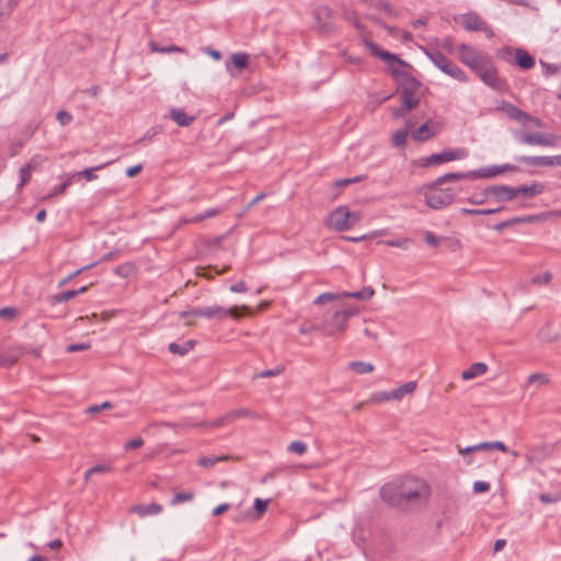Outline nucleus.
<instances>
[{
    "instance_id": "nucleus-1",
    "label": "nucleus",
    "mask_w": 561,
    "mask_h": 561,
    "mask_svg": "<svg viewBox=\"0 0 561 561\" xmlns=\"http://www.w3.org/2000/svg\"><path fill=\"white\" fill-rule=\"evenodd\" d=\"M381 500L400 511H410L423 506L430 497L426 482L417 478H397L385 483L380 490Z\"/></svg>"
},
{
    "instance_id": "nucleus-2",
    "label": "nucleus",
    "mask_w": 561,
    "mask_h": 561,
    "mask_svg": "<svg viewBox=\"0 0 561 561\" xmlns=\"http://www.w3.org/2000/svg\"><path fill=\"white\" fill-rule=\"evenodd\" d=\"M241 310H248L247 306H243L242 308H239L238 306H233L229 309H226L221 306H209V307H203V308H193L191 310L182 311L180 313L181 318L186 317H203L209 320H224L228 317L239 319L243 316Z\"/></svg>"
},
{
    "instance_id": "nucleus-3",
    "label": "nucleus",
    "mask_w": 561,
    "mask_h": 561,
    "mask_svg": "<svg viewBox=\"0 0 561 561\" xmlns=\"http://www.w3.org/2000/svg\"><path fill=\"white\" fill-rule=\"evenodd\" d=\"M357 309L329 310L323 319V325L328 335L341 333L346 329L348 319L357 313Z\"/></svg>"
},
{
    "instance_id": "nucleus-4",
    "label": "nucleus",
    "mask_w": 561,
    "mask_h": 561,
    "mask_svg": "<svg viewBox=\"0 0 561 561\" xmlns=\"http://www.w3.org/2000/svg\"><path fill=\"white\" fill-rule=\"evenodd\" d=\"M428 59L444 73L460 82H467V76L453 60L438 50L424 49Z\"/></svg>"
},
{
    "instance_id": "nucleus-5",
    "label": "nucleus",
    "mask_w": 561,
    "mask_h": 561,
    "mask_svg": "<svg viewBox=\"0 0 561 561\" xmlns=\"http://www.w3.org/2000/svg\"><path fill=\"white\" fill-rule=\"evenodd\" d=\"M454 192L450 188H440L439 184L433 181L425 187V203L433 209H442L450 205L454 201Z\"/></svg>"
},
{
    "instance_id": "nucleus-6",
    "label": "nucleus",
    "mask_w": 561,
    "mask_h": 561,
    "mask_svg": "<svg viewBox=\"0 0 561 561\" xmlns=\"http://www.w3.org/2000/svg\"><path fill=\"white\" fill-rule=\"evenodd\" d=\"M459 59L474 72H478L489 60L490 57L468 44L458 46Z\"/></svg>"
},
{
    "instance_id": "nucleus-7",
    "label": "nucleus",
    "mask_w": 561,
    "mask_h": 561,
    "mask_svg": "<svg viewBox=\"0 0 561 561\" xmlns=\"http://www.w3.org/2000/svg\"><path fill=\"white\" fill-rule=\"evenodd\" d=\"M391 76L398 81V88L401 91V96L419 95L423 84L415 79L412 75L404 70L390 68Z\"/></svg>"
},
{
    "instance_id": "nucleus-8",
    "label": "nucleus",
    "mask_w": 561,
    "mask_h": 561,
    "mask_svg": "<svg viewBox=\"0 0 561 561\" xmlns=\"http://www.w3.org/2000/svg\"><path fill=\"white\" fill-rule=\"evenodd\" d=\"M468 152L465 148L448 149L438 153H433L420 160V167L428 168L449 161L461 160L467 157Z\"/></svg>"
},
{
    "instance_id": "nucleus-9",
    "label": "nucleus",
    "mask_w": 561,
    "mask_h": 561,
    "mask_svg": "<svg viewBox=\"0 0 561 561\" xmlns=\"http://www.w3.org/2000/svg\"><path fill=\"white\" fill-rule=\"evenodd\" d=\"M476 73L484 84L497 92H503L507 89L506 80L499 77L497 70L491 59Z\"/></svg>"
},
{
    "instance_id": "nucleus-10",
    "label": "nucleus",
    "mask_w": 561,
    "mask_h": 561,
    "mask_svg": "<svg viewBox=\"0 0 561 561\" xmlns=\"http://www.w3.org/2000/svg\"><path fill=\"white\" fill-rule=\"evenodd\" d=\"M455 21L461 23V25L469 32H483L488 37H492L494 35L493 30L490 27L488 22L474 12L461 14L459 18H456Z\"/></svg>"
},
{
    "instance_id": "nucleus-11",
    "label": "nucleus",
    "mask_w": 561,
    "mask_h": 561,
    "mask_svg": "<svg viewBox=\"0 0 561 561\" xmlns=\"http://www.w3.org/2000/svg\"><path fill=\"white\" fill-rule=\"evenodd\" d=\"M515 138L524 145L529 146H542V147H554L556 136L552 134L542 133H527L520 130L515 134Z\"/></svg>"
},
{
    "instance_id": "nucleus-12",
    "label": "nucleus",
    "mask_w": 561,
    "mask_h": 561,
    "mask_svg": "<svg viewBox=\"0 0 561 561\" xmlns=\"http://www.w3.org/2000/svg\"><path fill=\"white\" fill-rule=\"evenodd\" d=\"M508 56H514L513 64L523 70H529L535 66V58L523 48H512L510 46L503 49L502 57L506 59Z\"/></svg>"
},
{
    "instance_id": "nucleus-13",
    "label": "nucleus",
    "mask_w": 561,
    "mask_h": 561,
    "mask_svg": "<svg viewBox=\"0 0 561 561\" xmlns=\"http://www.w3.org/2000/svg\"><path fill=\"white\" fill-rule=\"evenodd\" d=\"M327 226L336 230L345 231L350 229V210L345 206L332 210L327 218Z\"/></svg>"
},
{
    "instance_id": "nucleus-14",
    "label": "nucleus",
    "mask_w": 561,
    "mask_h": 561,
    "mask_svg": "<svg viewBox=\"0 0 561 561\" xmlns=\"http://www.w3.org/2000/svg\"><path fill=\"white\" fill-rule=\"evenodd\" d=\"M484 195L490 196V199L496 203H505L517 197V192L514 186L508 185H490L484 188Z\"/></svg>"
},
{
    "instance_id": "nucleus-15",
    "label": "nucleus",
    "mask_w": 561,
    "mask_h": 561,
    "mask_svg": "<svg viewBox=\"0 0 561 561\" xmlns=\"http://www.w3.org/2000/svg\"><path fill=\"white\" fill-rule=\"evenodd\" d=\"M364 44L375 57H378L386 62H398L399 65H401L403 67H411V65H409L407 61L402 60L398 55L380 48L373 41L365 38Z\"/></svg>"
},
{
    "instance_id": "nucleus-16",
    "label": "nucleus",
    "mask_w": 561,
    "mask_h": 561,
    "mask_svg": "<svg viewBox=\"0 0 561 561\" xmlns=\"http://www.w3.org/2000/svg\"><path fill=\"white\" fill-rule=\"evenodd\" d=\"M25 352V347L21 345H13L0 350V367L9 368L15 365Z\"/></svg>"
},
{
    "instance_id": "nucleus-17",
    "label": "nucleus",
    "mask_w": 561,
    "mask_h": 561,
    "mask_svg": "<svg viewBox=\"0 0 561 561\" xmlns=\"http://www.w3.org/2000/svg\"><path fill=\"white\" fill-rule=\"evenodd\" d=\"M519 168L515 164L505 163L502 165H491L488 168H482L479 170L471 171V174H474L477 179H489L500 175L504 172H517Z\"/></svg>"
},
{
    "instance_id": "nucleus-18",
    "label": "nucleus",
    "mask_w": 561,
    "mask_h": 561,
    "mask_svg": "<svg viewBox=\"0 0 561 561\" xmlns=\"http://www.w3.org/2000/svg\"><path fill=\"white\" fill-rule=\"evenodd\" d=\"M332 10L327 5H320L314 10V19L318 26L325 33L333 31Z\"/></svg>"
},
{
    "instance_id": "nucleus-19",
    "label": "nucleus",
    "mask_w": 561,
    "mask_h": 561,
    "mask_svg": "<svg viewBox=\"0 0 561 561\" xmlns=\"http://www.w3.org/2000/svg\"><path fill=\"white\" fill-rule=\"evenodd\" d=\"M249 414H250V411L247 409L231 410V411L227 412L226 414H224L222 416L216 419L213 422L204 423V426L213 427V428L221 427V426H225V425L233 422L236 419L248 416Z\"/></svg>"
},
{
    "instance_id": "nucleus-20",
    "label": "nucleus",
    "mask_w": 561,
    "mask_h": 561,
    "mask_svg": "<svg viewBox=\"0 0 561 561\" xmlns=\"http://www.w3.org/2000/svg\"><path fill=\"white\" fill-rule=\"evenodd\" d=\"M412 138L415 141L424 142L430 140L432 137H434L437 133V129L435 128V124H433L430 119L423 123L419 128H413L411 130Z\"/></svg>"
},
{
    "instance_id": "nucleus-21",
    "label": "nucleus",
    "mask_w": 561,
    "mask_h": 561,
    "mask_svg": "<svg viewBox=\"0 0 561 561\" xmlns=\"http://www.w3.org/2000/svg\"><path fill=\"white\" fill-rule=\"evenodd\" d=\"M402 104L394 108V118H404L412 110L416 108L420 104V95L401 96Z\"/></svg>"
},
{
    "instance_id": "nucleus-22",
    "label": "nucleus",
    "mask_w": 561,
    "mask_h": 561,
    "mask_svg": "<svg viewBox=\"0 0 561 561\" xmlns=\"http://www.w3.org/2000/svg\"><path fill=\"white\" fill-rule=\"evenodd\" d=\"M497 110L505 113L507 115V117H510L511 119L517 121L518 123H520L523 125H525V122H524L525 118H530V115L528 113L522 111L517 106H515L512 103L506 102V101H502V103L499 105Z\"/></svg>"
},
{
    "instance_id": "nucleus-23",
    "label": "nucleus",
    "mask_w": 561,
    "mask_h": 561,
    "mask_svg": "<svg viewBox=\"0 0 561 561\" xmlns=\"http://www.w3.org/2000/svg\"><path fill=\"white\" fill-rule=\"evenodd\" d=\"M416 122L413 118H409L405 126L398 129L391 138L392 146L396 148H403L407 145L409 133L415 127Z\"/></svg>"
},
{
    "instance_id": "nucleus-24",
    "label": "nucleus",
    "mask_w": 561,
    "mask_h": 561,
    "mask_svg": "<svg viewBox=\"0 0 561 561\" xmlns=\"http://www.w3.org/2000/svg\"><path fill=\"white\" fill-rule=\"evenodd\" d=\"M168 117L171 118L180 127H188L196 119L195 116L187 115L183 108L179 107H171L169 110Z\"/></svg>"
},
{
    "instance_id": "nucleus-25",
    "label": "nucleus",
    "mask_w": 561,
    "mask_h": 561,
    "mask_svg": "<svg viewBox=\"0 0 561 561\" xmlns=\"http://www.w3.org/2000/svg\"><path fill=\"white\" fill-rule=\"evenodd\" d=\"M163 511L162 505L158 503L138 504L130 507L129 512L137 514L139 517H147L149 515H159Z\"/></svg>"
},
{
    "instance_id": "nucleus-26",
    "label": "nucleus",
    "mask_w": 561,
    "mask_h": 561,
    "mask_svg": "<svg viewBox=\"0 0 561 561\" xmlns=\"http://www.w3.org/2000/svg\"><path fill=\"white\" fill-rule=\"evenodd\" d=\"M514 190H516L517 196L522 194L526 198H534L543 192L545 186L541 183L535 182L531 185L514 186Z\"/></svg>"
},
{
    "instance_id": "nucleus-27",
    "label": "nucleus",
    "mask_w": 561,
    "mask_h": 561,
    "mask_svg": "<svg viewBox=\"0 0 561 561\" xmlns=\"http://www.w3.org/2000/svg\"><path fill=\"white\" fill-rule=\"evenodd\" d=\"M465 179H477L474 174L470 172H449L439 178H437L434 182L435 184H444L449 181H460Z\"/></svg>"
},
{
    "instance_id": "nucleus-28",
    "label": "nucleus",
    "mask_w": 561,
    "mask_h": 561,
    "mask_svg": "<svg viewBox=\"0 0 561 561\" xmlns=\"http://www.w3.org/2000/svg\"><path fill=\"white\" fill-rule=\"evenodd\" d=\"M486 370L488 366L482 362H478L471 365L470 368L463 370L461 377L463 380H469L483 375Z\"/></svg>"
},
{
    "instance_id": "nucleus-29",
    "label": "nucleus",
    "mask_w": 561,
    "mask_h": 561,
    "mask_svg": "<svg viewBox=\"0 0 561 561\" xmlns=\"http://www.w3.org/2000/svg\"><path fill=\"white\" fill-rule=\"evenodd\" d=\"M149 47L152 53L170 54V53H186L185 48L176 46L174 44L161 46L154 41L149 42Z\"/></svg>"
},
{
    "instance_id": "nucleus-30",
    "label": "nucleus",
    "mask_w": 561,
    "mask_h": 561,
    "mask_svg": "<svg viewBox=\"0 0 561 561\" xmlns=\"http://www.w3.org/2000/svg\"><path fill=\"white\" fill-rule=\"evenodd\" d=\"M196 342L194 340H187L183 344H179L175 342H172L169 344L168 350L172 354H178L181 356L186 355L193 347L195 346Z\"/></svg>"
},
{
    "instance_id": "nucleus-31",
    "label": "nucleus",
    "mask_w": 561,
    "mask_h": 561,
    "mask_svg": "<svg viewBox=\"0 0 561 561\" xmlns=\"http://www.w3.org/2000/svg\"><path fill=\"white\" fill-rule=\"evenodd\" d=\"M517 160L531 167H549V162H551L548 156H520Z\"/></svg>"
},
{
    "instance_id": "nucleus-32",
    "label": "nucleus",
    "mask_w": 561,
    "mask_h": 561,
    "mask_svg": "<svg viewBox=\"0 0 561 561\" xmlns=\"http://www.w3.org/2000/svg\"><path fill=\"white\" fill-rule=\"evenodd\" d=\"M374 294L375 290L370 286H367L357 291H343L342 296L343 298H355L367 301L374 296Z\"/></svg>"
},
{
    "instance_id": "nucleus-33",
    "label": "nucleus",
    "mask_w": 561,
    "mask_h": 561,
    "mask_svg": "<svg viewBox=\"0 0 561 561\" xmlns=\"http://www.w3.org/2000/svg\"><path fill=\"white\" fill-rule=\"evenodd\" d=\"M416 386V381H408L404 385L400 386L399 388L390 391V397H392V400H400L405 394L414 392Z\"/></svg>"
},
{
    "instance_id": "nucleus-34",
    "label": "nucleus",
    "mask_w": 561,
    "mask_h": 561,
    "mask_svg": "<svg viewBox=\"0 0 561 561\" xmlns=\"http://www.w3.org/2000/svg\"><path fill=\"white\" fill-rule=\"evenodd\" d=\"M222 210L220 208H209L205 213L196 215L191 218H183V224H197L208 218H214L218 216Z\"/></svg>"
},
{
    "instance_id": "nucleus-35",
    "label": "nucleus",
    "mask_w": 561,
    "mask_h": 561,
    "mask_svg": "<svg viewBox=\"0 0 561 561\" xmlns=\"http://www.w3.org/2000/svg\"><path fill=\"white\" fill-rule=\"evenodd\" d=\"M503 207L497 208H461L460 214L465 216H486L501 211Z\"/></svg>"
},
{
    "instance_id": "nucleus-36",
    "label": "nucleus",
    "mask_w": 561,
    "mask_h": 561,
    "mask_svg": "<svg viewBox=\"0 0 561 561\" xmlns=\"http://www.w3.org/2000/svg\"><path fill=\"white\" fill-rule=\"evenodd\" d=\"M348 367L351 370H353L357 374H360V375L369 374V373L374 371L373 364L366 363V362H360V360L351 362L348 364Z\"/></svg>"
},
{
    "instance_id": "nucleus-37",
    "label": "nucleus",
    "mask_w": 561,
    "mask_h": 561,
    "mask_svg": "<svg viewBox=\"0 0 561 561\" xmlns=\"http://www.w3.org/2000/svg\"><path fill=\"white\" fill-rule=\"evenodd\" d=\"M135 272L136 265L131 262H126L124 264L117 265L114 270V273L123 278L131 276Z\"/></svg>"
},
{
    "instance_id": "nucleus-38",
    "label": "nucleus",
    "mask_w": 561,
    "mask_h": 561,
    "mask_svg": "<svg viewBox=\"0 0 561 561\" xmlns=\"http://www.w3.org/2000/svg\"><path fill=\"white\" fill-rule=\"evenodd\" d=\"M194 497H195V493L193 491L179 492V493L174 494L170 504L172 506H176L184 502H191L194 500Z\"/></svg>"
},
{
    "instance_id": "nucleus-39",
    "label": "nucleus",
    "mask_w": 561,
    "mask_h": 561,
    "mask_svg": "<svg viewBox=\"0 0 561 561\" xmlns=\"http://www.w3.org/2000/svg\"><path fill=\"white\" fill-rule=\"evenodd\" d=\"M33 170V164L26 163L20 169V183L18 184V187H23L26 185L31 180V174Z\"/></svg>"
},
{
    "instance_id": "nucleus-40",
    "label": "nucleus",
    "mask_w": 561,
    "mask_h": 561,
    "mask_svg": "<svg viewBox=\"0 0 561 561\" xmlns=\"http://www.w3.org/2000/svg\"><path fill=\"white\" fill-rule=\"evenodd\" d=\"M15 8L16 5L8 0H0V22L10 18Z\"/></svg>"
},
{
    "instance_id": "nucleus-41",
    "label": "nucleus",
    "mask_w": 561,
    "mask_h": 561,
    "mask_svg": "<svg viewBox=\"0 0 561 561\" xmlns=\"http://www.w3.org/2000/svg\"><path fill=\"white\" fill-rule=\"evenodd\" d=\"M75 297H76L75 289H70V290H66V291L53 295L50 297V302L51 304H61V302L69 301L70 299H73Z\"/></svg>"
},
{
    "instance_id": "nucleus-42",
    "label": "nucleus",
    "mask_w": 561,
    "mask_h": 561,
    "mask_svg": "<svg viewBox=\"0 0 561 561\" xmlns=\"http://www.w3.org/2000/svg\"><path fill=\"white\" fill-rule=\"evenodd\" d=\"M478 450H483V451L492 450L491 442H483V443H480L477 445L468 446L463 449L459 448V453L461 455H468V454H471V453L478 451Z\"/></svg>"
},
{
    "instance_id": "nucleus-43",
    "label": "nucleus",
    "mask_w": 561,
    "mask_h": 561,
    "mask_svg": "<svg viewBox=\"0 0 561 561\" xmlns=\"http://www.w3.org/2000/svg\"><path fill=\"white\" fill-rule=\"evenodd\" d=\"M230 457L229 456H219V457H201L198 459V465L202 466V467H205V468H210L213 466H215L217 462L219 461H226L228 460Z\"/></svg>"
},
{
    "instance_id": "nucleus-44",
    "label": "nucleus",
    "mask_w": 561,
    "mask_h": 561,
    "mask_svg": "<svg viewBox=\"0 0 561 561\" xmlns=\"http://www.w3.org/2000/svg\"><path fill=\"white\" fill-rule=\"evenodd\" d=\"M249 56L247 54H233L231 56V62L238 70H243L248 66Z\"/></svg>"
},
{
    "instance_id": "nucleus-45",
    "label": "nucleus",
    "mask_w": 561,
    "mask_h": 561,
    "mask_svg": "<svg viewBox=\"0 0 561 561\" xmlns=\"http://www.w3.org/2000/svg\"><path fill=\"white\" fill-rule=\"evenodd\" d=\"M341 298H343L342 293L335 294V293L328 291V293H323V294L319 295L316 298L314 304L316 305H324L327 302H331L333 300H337Z\"/></svg>"
},
{
    "instance_id": "nucleus-46",
    "label": "nucleus",
    "mask_w": 561,
    "mask_h": 561,
    "mask_svg": "<svg viewBox=\"0 0 561 561\" xmlns=\"http://www.w3.org/2000/svg\"><path fill=\"white\" fill-rule=\"evenodd\" d=\"M108 164H110V162H106V163H103V164L94 167V168L85 169L83 171H80L78 173V175L83 176L87 181H93V180H95L98 178V175L95 174V171L96 170H101V169L105 168Z\"/></svg>"
},
{
    "instance_id": "nucleus-47",
    "label": "nucleus",
    "mask_w": 561,
    "mask_h": 561,
    "mask_svg": "<svg viewBox=\"0 0 561 561\" xmlns=\"http://www.w3.org/2000/svg\"><path fill=\"white\" fill-rule=\"evenodd\" d=\"M19 314V311L14 307H4L0 309V319L7 321H13Z\"/></svg>"
},
{
    "instance_id": "nucleus-48",
    "label": "nucleus",
    "mask_w": 561,
    "mask_h": 561,
    "mask_svg": "<svg viewBox=\"0 0 561 561\" xmlns=\"http://www.w3.org/2000/svg\"><path fill=\"white\" fill-rule=\"evenodd\" d=\"M288 450L294 454L302 455L307 451V445L301 440H294L288 445Z\"/></svg>"
},
{
    "instance_id": "nucleus-49",
    "label": "nucleus",
    "mask_w": 561,
    "mask_h": 561,
    "mask_svg": "<svg viewBox=\"0 0 561 561\" xmlns=\"http://www.w3.org/2000/svg\"><path fill=\"white\" fill-rule=\"evenodd\" d=\"M284 366H276L275 368L273 369H265V370H262L260 371L256 377L257 378H271V377H276L278 375H280L283 371H284Z\"/></svg>"
},
{
    "instance_id": "nucleus-50",
    "label": "nucleus",
    "mask_w": 561,
    "mask_h": 561,
    "mask_svg": "<svg viewBox=\"0 0 561 561\" xmlns=\"http://www.w3.org/2000/svg\"><path fill=\"white\" fill-rule=\"evenodd\" d=\"M537 217L533 215L523 216V217H513L507 219L508 226L512 227L517 224H531L536 221Z\"/></svg>"
},
{
    "instance_id": "nucleus-51",
    "label": "nucleus",
    "mask_w": 561,
    "mask_h": 561,
    "mask_svg": "<svg viewBox=\"0 0 561 561\" xmlns=\"http://www.w3.org/2000/svg\"><path fill=\"white\" fill-rule=\"evenodd\" d=\"M538 337L542 341V342H553L557 340V335H552L550 333V327L549 325H546L543 327L539 333H538Z\"/></svg>"
},
{
    "instance_id": "nucleus-52",
    "label": "nucleus",
    "mask_w": 561,
    "mask_h": 561,
    "mask_svg": "<svg viewBox=\"0 0 561 561\" xmlns=\"http://www.w3.org/2000/svg\"><path fill=\"white\" fill-rule=\"evenodd\" d=\"M490 196L484 195V190L481 193L472 194L467 201L472 205H482Z\"/></svg>"
},
{
    "instance_id": "nucleus-53",
    "label": "nucleus",
    "mask_w": 561,
    "mask_h": 561,
    "mask_svg": "<svg viewBox=\"0 0 561 561\" xmlns=\"http://www.w3.org/2000/svg\"><path fill=\"white\" fill-rule=\"evenodd\" d=\"M364 179V176H354V178H346V179H341V180H337L334 182V186L335 187H345L350 184H354V183H358L360 182L362 180Z\"/></svg>"
},
{
    "instance_id": "nucleus-54",
    "label": "nucleus",
    "mask_w": 561,
    "mask_h": 561,
    "mask_svg": "<svg viewBox=\"0 0 561 561\" xmlns=\"http://www.w3.org/2000/svg\"><path fill=\"white\" fill-rule=\"evenodd\" d=\"M552 278V274L550 272H545L542 275H536L531 278L533 284L537 285H547L550 283Z\"/></svg>"
},
{
    "instance_id": "nucleus-55",
    "label": "nucleus",
    "mask_w": 561,
    "mask_h": 561,
    "mask_svg": "<svg viewBox=\"0 0 561 561\" xmlns=\"http://www.w3.org/2000/svg\"><path fill=\"white\" fill-rule=\"evenodd\" d=\"M56 118L61 126H66L71 123L72 115L69 112L61 110L57 112Z\"/></svg>"
},
{
    "instance_id": "nucleus-56",
    "label": "nucleus",
    "mask_w": 561,
    "mask_h": 561,
    "mask_svg": "<svg viewBox=\"0 0 561 561\" xmlns=\"http://www.w3.org/2000/svg\"><path fill=\"white\" fill-rule=\"evenodd\" d=\"M539 499L542 503H556L561 500V493L557 492L553 494L550 493H540Z\"/></svg>"
},
{
    "instance_id": "nucleus-57",
    "label": "nucleus",
    "mask_w": 561,
    "mask_h": 561,
    "mask_svg": "<svg viewBox=\"0 0 561 561\" xmlns=\"http://www.w3.org/2000/svg\"><path fill=\"white\" fill-rule=\"evenodd\" d=\"M71 185V180L70 179H67L66 181H64L60 185L58 186H55L49 196H56V195H60V194H64L66 192V190Z\"/></svg>"
},
{
    "instance_id": "nucleus-58",
    "label": "nucleus",
    "mask_w": 561,
    "mask_h": 561,
    "mask_svg": "<svg viewBox=\"0 0 561 561\" xmlns=\"http://www.w3.org/2000/svg\"><path fill=\"white\" fill-rule=\"evenodd\" d=\"M91 266H93V264H90V265H87V266H83L81 268H79L78 271L71 273L70 275H68L67 277H65L64 279H61L58 284V287H64L66 284H68L72 278H75L76 276H78L79 274H81L83 271L90 268Z\"/></svg>"
},
{
    "instance_id": "nucleus-59",
    "label": "nucleus",
    "mask_w": 561,
    "mask_h": 561,
    "mask_svg": "<svg viewBox=\"0 0 561 561\" xmlns=\"http://www.w3.org/2000/svg\"><path fill=\"white\" fill-rule=\"evenodd\" d=\"M268 506V500H262L256 497L254 500V510L257 512L259 515L265 513L267 511Z\"/></svg>"
},
{
    "instance_id": "nucleus-60",
    "label": "nucleus",
    "mask_w": 561,
    "mask_h": 561,
    "mask_svg": "<svg viewBox=\"0 0 561 561\" xmlns=\"http://www.w3.org/2000/svg\"><path fill=\"white\" fill-rule=\"evenodd\" d=\"M424 241L431 247H438L440 239L432 231H427L424 236Z\"/></svg>"
},
{
    "instance_id": "nucleus-61",
    "label": "nucleus",
    "mask_w": 561,
    "mask_h": 561,
    "mask_svg": "<svg viewBox=\"0 0 561 561\" xmlns=\"http://www.w3.org/2000/svg\"><path fill=\"white\" fill-rule=\"evenodd\" d=\"M88 348H90V344H88V343H73V344H69L66 350L68 353H75V352L85 351Z\"/></svg>"
},
{
    "instance_id": "nucleus-62",
    "label": "nucleus",
    "mask_w": 561,
    "mask_h": 561,
    "mask_svg": "<svg viewBox=\"0 0 561 561\" xmlns=\"http://www.w3.org/2000/svg\"><path fill=\"white\" fill-rule=\"evenodd\" d=\"M490 490V483L485 481H476L473 483V492L483 493Z\"/></svg>"
},
{
    "instance_id": "nucleus-63",
    "label": "nucleus",
    "mask_w": 561,
    "mask_h": 561,
    "mask_svg": "<svg viewBox=\"0 0 561 561\" xmlns=\"http://www.w3.org/2000/svg\"><path fill=\"white\" fill-rule=\"evenodd\" d=\"M539 382V383H547L548 382V377L543 374H531L529 377H528V382Z\"/></svg>"
},
{
    "instance_id": "nucleus-64",
    "label": "nucleus",
    "mask_w": 561,
    "mask_h": 561,
    "mask_svg": "<svg viewBox=\"0 0 561 561\" xmlns=\"http://www.w3.org/2000/svg\"><path fill=\"white\" fill-rule=\"evenodd\" d=\"M144 445V439L141 437H136L128 443H126L125 448L126 449H136Z\"/></svg>"
}]
</instances>
